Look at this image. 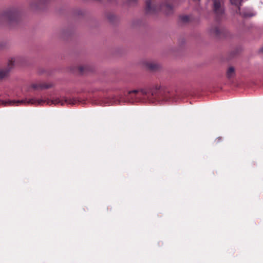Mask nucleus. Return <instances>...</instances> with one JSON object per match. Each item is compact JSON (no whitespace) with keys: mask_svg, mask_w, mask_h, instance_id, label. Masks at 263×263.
<instances>
[{"mask_svg":"<svg viewBox=\"0 0 263 263\" xmlns=\"http://www.w3.org/2000/svg\"><path fill=\"white\" fill-rule=\"evenodd\" d=\"M45 102V101L43 100H36L35 99H24L22 100H8V101H1L2 104L4 106H11L14 105H18L19 104H35V105H40L43 103Z\"/></svg>","mask_w":263,"mask_h":263,"instance_id":"f257e3e1","label":"nucleus"},{"mask_svg":"<svg viewBox=\"0 0 263 263\" xmlns=\"http://www.w3.org/2000/svg\"><path fill=\"white\" fill-rule=\"evenodd\" d=\"M212 9L217 15L224 13V2L223 0H213Z\"/></svg>","mask_w":263,"mask_h":263,"instance_id":"f03ea898","label":"nucleus"},{"mask_svg":"<svg viewBox=\"0 0 263 263\" xmlns=\"http://www.w3.org/2000/svg\"><path fill=\"white\" fill-rule=\"evenodd\" d=\"M52 103L54 104H60L61 105H64L65 104H73L72 100L70 99H66L64 101L60 100L59 99H57L53 101H52Z\"/></svg>","mask_w":263,"mask_h":263,"instance_id":"7ed1b4c3","label":"nucleus"},{"mask_svg":"<svg viewBox=\"0 0 263 263\" xmlns=\"http://www.w3.org/2000/svg\"><path fill=\"white\" fill-rule=\"evenodd\" d=\"M32 87L35 89H47L52 86L51 84L50 85H46V84H32Z\"/></svg>","mask_w":263,"mask_h":263,"instance_id":"20e7f679","label":"nucleus"},{"mask_svg":"<svg viewBox=\"0 0 263 263\" xmlns=\"http://www.w3.org/2000/svg\"><path fill=\"white\" fill-rule=\"evenodd\" d=\"M235 75V69L233 67H230L227 70V76L228 78H231Z\"/></svg>","mask_w":263,"mask_h":263,"instance_id":"39448f33","label":"nucleus"},{"mask_svg":"<svg viewBox=\"0 0 263 263\" xmlns=\"http://www.w3.org/2000/svg\"><path fill=\"white\" fill-rule=\"evenodd\" d=\"M8 70H1L0 71V79L4 78L7 75Z\"/></svg>","mask_w":263,"mask_h":263,"instance_id":"423d86ee","label":"nucleus"},{"mask_svg":"<svg viewBox=\"0 0 263 263\" xmlns=\"http://www.w3.org/2000/svg\"><path fill=\"white\" fill-rule=\"evenodd\" d=\"M232 4L236 6H239L242 2V0H230Z\"/></svg>","mask_w":263,"mask_h":263,"instance_id":"0eeeda50","label":"nucleus"},{"mask_svg":"<svg viewBox=\"0 0 263 263\" xmlns=\"http://www.w3.org/2000/svg\"><path fill=\"white\" fill-rule=\"evenodd\" d=\"M180 20L182 22H186L189 20L188 16H182L180 17Z\"/></svg>","mask_w":263,"mask_h":263,"instance_id":"6e6552de","label":"nucleus"},{"mask_svg":"<svg viewBox=\"0 0 263 263\" xmlns=\"http://www.w3.org/2000/svg\"><path fill=\"white\" fill-rule=\"evenodd\" d=\"M141 92L142 94L144 93L145 92L142 91V90H141V91H139L138 90H132V91H130L128 92V93L130 95V94H132V93H139Z\"/></svg>","mask_w":263,"mask_h":263,"instance_id":"1a4fd4ad","label":"nucleus"},{"mask_svg":"<svg viewBox=\"0 0 263 263\" xmlns=\"http://www.w3.org/2000/svg\"><path fill=\"white\" fill-rule=\"evenodd\" d=\"M12 61H10L9 62V63H8V65H10V64H12Z\"/></svg>","mask_w":263,"mask_h":263,"instance_id":"9d476101","label":"nucleus"},{"mask_svg":"<svg viewBox=\"0 0 263 263\" xmlns=\"http://www.w3.org/2000/svg\"><path fill=\"white\" fill-rule=\"evenodd\" d=\"M217 140L218 141H220L221 140V138H218L217 139Z\"/></svg>","mask_w":263,"mask_h":263,"instance_id":"9b49d317","label":"nucleus"},{"mask_svg":"<svg viewBox=\"0 0 263 263\" xmlns=\"http://www.w3.org/2000/svg\"><path fill=\"white\" fill-rule=\"evenodd\" d=\"M149 4H150V2H148V3H147V5L149 6Z\"/></svg>","mask_w":263,"mask_h":263,"instance_id":"f8f14e48","label":"nucleus"},{"mask_svg":"<svg viewBox=\"0 0 263 263\" xmlns=\"http://www.w3.org/2000/svg\"><path fill=\"white\" fill-rule=\"evenodd\" d=\"M167 8H170V9H171V7H170V6H167Z\"/></svg>","mask_w":263,"mask_h":263,"instance_id":"ddd939ff","label":"nucleus"},{"mask_svg":"<svg viewBox=\"0 0 263 263\" xmlns=\"http://www.w3.org/2000/svg\"><path fill=\"white\" fill-rule=\"evenodd\" d=\"M261 50H262V51L263 52V48H262V49H261Z\"/></svg>","mask_w":263,"mask_h":263,"instance_id":"4468645a","label":"nucleus"}]
</instances>
